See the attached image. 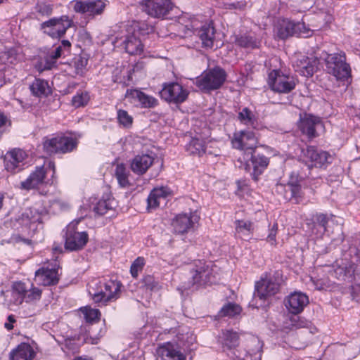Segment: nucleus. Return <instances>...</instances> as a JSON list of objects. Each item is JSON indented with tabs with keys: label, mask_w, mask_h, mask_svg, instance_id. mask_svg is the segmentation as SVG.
I'll use <instances>...</instances> for the list:
<instances>
[{
	"label": "nucleus",
	"mask_w": 360,
	"mask_h": 360,
	"mask_svg": "<svg viewBox=\"0 0 360 360\" xmlns=\"http://www.w3.org/2000/svg\"><path fill=\"white\" fill-rule=\"evenodd\" d=\"M41 297V290L33 286L29 288L22 281L13 282L11 290L5 294L4 304L10 309L19 307L25 302V313L27 316H32L42 310V305L39 304Z\"/></svg>",
	"instance_id": "f257e3e1"
},
{
	"label": "nucleus",
	"mask_w": 360,
	"mask_h": 360,
	"mask_svg": "<svg viewBox=\"0 0 360 360\" xmlns=\"http://www.w3.org/2000/svg\"><path fill=\"white\" fill-rule=\"evenodd\" d=\"M321 270L323 272L329 274L327 278H311L314 288L319 290H326L330 286V277L335 278L340 281L352 282L355 267L353 262L345 258L338 259L332 266H325Z\"/></svg>",
	"instance_id": "f03ea898"
},
{
	"label": "nucleus",
	"mask_w": 360,
	"mask_h": 360,
	"mask_svg": "<svg viewBox=\"0 0 360 360\" xmlns=\"http://www.w3.org/2000/svg\"><path fill=\"white\" fill-rule=\"evenodd\" d=\"M120 287L117 281L94 279L88 284V292L95 303L105 304L119 297Z\"/></svg>",
	"instance_id": "7ed1b4c3"
},
{
	"label": "nucleus",
	"mask_w": 360,
	"mask_h": 360,
	"mask_svg": "<svg viewBox=\"0 0 360 360\" xmlns=\"http://www.w3.org/2000/svg\"><path fill=\"white\" fill-rule=\"evenodd\" d=\"M189 270L191 281L188 288L192 286L198 289L216 282L217 267L210 262L196 261Z\"/></svg>",
	"instance_id": "20e7f679"
},
{
	"label": "nucleus",
	"mask_w": 360,
	"mask_h": 360,
	"mask_svg": "<svg viewBox=\"0 0 360 360\" xmlns=\"http://www.w3.org/2000/svg\"><path fill=\"white\" fill-rule=\"evenodd\" d=\"M136 27V25L126 27L123 34H117L115 37V46H122L126 52L131 55L141 54L143 51V45Z\"/></svg>",
	"instance_id": "39448f33"
},
{
	"label": "nucleus",
	"mask_w": 360,
	"mask_h": 360,
	"mask_svg": "<svg viewBox=\"0 0 360 360\" xmlns=\"http://www.w3.org/2000/svg\"><path fill=\"white\" fill-rule=\"evenodd\" d=\"M225 71L219 68H214L204 71L195 79V85L202 91L209 92L218 89L226 80Z\"/></svg>",
	"instance_id": "423d86ee"
},
{
	"label": "nucleus",
	"mask_w": 360,
	"mask_h": 360,
	"mask_svg": "<svg viewBox=\"0 0 360 360\" xmlns=\"http://www.w3.org/2000/svg\"><path fill=\"white\" fill-rule=\"evenodd\" d=\"M325 62L328 72L337 79L345 80L350 77L351 69L343 52L326 54Z\"/></svg>",
	"instance_id": "0eeeda50"
},
{
	"label": "nucleus",
	"mask_w": 360,
	"mask_h": 360,
	"mask_svg": "<svg viewBox=\"0 0 360 360\" xmlns=\"http://www.w3.org/2000/svg\"><path fill=\"white\" fill-rule=\"evenodd\" d=\"M74 25L73 20L68 15H64L58 18H52L40 25L41 30L53 39H60L67 30Z\"/></svg>",
	"instance_id": "6e6552de"
},
{
	"label": "nucleus",
	"mask_w": 360,
	"mask_h": 360,
	"mask_svg": "<svg viewBox=\"0 0 360 360\" xmlns=\"http://www.w3.org/2000/svg\"><path fill=\"white\" fill-rule=\"evenodd\" d=\"M81 219L72 221L67 226L65 236V247L70 251L81 250L86 244L89 237L85 231H77Z\"/></svg>",
	"instance_id": "1a4fd4ad"
},
{
	"label": "nucleus",
	"mask_w": 360,
	"mask_h": 360,
	"mask_svg": "<svg viewBox=\"0 0 360 360\" xmlns=\"http://www.w3.org/2000/svg\"><path fill=\"white\" fill-rule=\"evenodd\" d=\"M268 84L270 89L280 94H288L295 88V78L280 70H274L268 77Z\"/></svg>",
	"instance_id": "9d476101"
},
{
	"label": "nucleus",
	"mask_w": 360,
	"mask_h": 360,
	"mask_svg": "<svg viewBox=\"0 0 360 360\" xmlns=\"http://www.w3.org/2000/svg\"><path fill=\"white\" fill-rule=\"evenodd\" d=\"M77 145V142L75 139L60 135L47 138L43 143L44 150L49 155L71 152Z\"/></svg>",
	"instance_id": "9b49d317"
},
{
	"label": "nucleus",
	"mask_w": 360,
	"mask_h": 360,
	"mask_svg": "<svg viewBox=\"0 0 360 360\" xmlns=\"http://www.w3.org/2000/svg\"><path fill=\"white\" fill-rule=\"evenodd\" d=\"M301 159L309 167H326L331 164L333 156L328 152L319 150L313 146H309L302 150Z\"/></svg>",
	"instance_id": "f8f14e48"
},
{
	"label": "nucleus",
	"mask_w": 360,
	"mask_h": 360,
	"mask_svg": "<svg viewBox=\"0 0 360 360\" xmlns=\"http://www.w3.org/2000/svg\"><path fill=\"white\" fill-rule=\"evenodd\" d=\"M231 144L233 148L243 151V156L248 157L249 153L255 152L257 145V139L253 131L240 130L233 134Z\"/></svg>",
	"instance_id": "ddd939ff"
},
{
	"label": "nucleus",
	"mask_w": 360,
	"mask_h": 360,
	"mask_svg": "<svg viewBox=\"0 0 360 360\" xmlns=\"http://www.w3.org/2000/svg\"><path fill=\"white\" fill-rule=\"evenodd\" d=\"M240 165L239 167L243 168L248 172H252L253 179L257 181L258 176L262 174L267 167L269 161V158L264 155H253V153H249L248 157L243 156L238 159Z\"/></svg>",
	"instance_id": "4468645a"
},
{
	"label": "nucleus",
	"mask_w": 360,
	"mask_h": 360,
	"mask_svg": "<svg viewBox=\"0 0 360 360\" xmlns=\"http://www.w3.org/2000/svg\"><path fill=\"white\" fill-rule=\"evenodd\" d=\"M279 287L280 284L274 276L265 274L255 283L254 297L264 301L269 297L276 295Z\"/></svg>",
	"instance_id": "2eb2a0df"
},
{
	"label": "nucleus",
	"mask_w": 360,
	"mask_h": 360,
	"mask_svg": "<svg viewBox=\"0 0 360 360\" xmlns=\"http://www.w3.org/2000/svg\"><path fill=\"white\" fill-rule=\"evenodd\" d=\"M291 60L295 70L306 77H311L319 65V60L316 57H308L301 53H295Z\"/></svg>",
	"instance_id": "dca6fc26"
},
{
	"label": "nucleus",
	"mask_w": 360,
	"mask_h": 360,
	"mask_svg": "<svg viewBox=\"0 0 360 360\" xmlns=\"http://www.w3.org/2000/svg\"><path fill=\"white\" fill-rule=\"evenodd\" d=\"M160 94L166 101L179 104L187 99L189 91L177 82H169L163 85Z\"/></svg>",
	"instance_id": "f3484780"
},
{
	"label": "nucleus",
	"mask_w": 360,
	"mask_h": 360,
	"mask_svg": "<svg viewBox=\"0 0 360 360\" xmlns=\"http://www.w3.org/2000/svg\"><path fill=\"white\" fill-rule=\"evenodd\" d=\"M106 6L105 0H72L69 3V8L75 13H89L95 15L103 13Z\"/></svg>",
	"instance_id": "a211bd4d"
},
{
	"label": "nucleus",
	"mask_w": 360,
	"mask_h": 360,
	"mask_svg": "<svg viewBox=\"0 0 360 360\" xmlns=\"http://www.w3.org/2000/svg\"><path fill=\"white\" fill-rule=\"evenodd\" d=\"M140 5L143 11L156 18H163L173 7L170 0H143Z\"/></svg>",
	"instance_id": "6ab92c4d"
},
{
	"label": "nucleus",
	"mask_w": 360,
	"mask_h": 360,
	"mask_svg": "<svg viewBox=\"0 0 360 360\" xmlns=\"http://www.w3.org/2000/svg\"><path fill=\"white\" fill-rule=\"evenodd\" d=\"M47 168L53 171V175L55 174L54 162L48 161L43 166L36 167L30 176L20 183V188L28 191L36 188L38 186L42 184L46 177Z\"/></svg>",
	"instance_id": "aec40b11"
},
{
	"label": "nucleus",
	"mask_w": 360,
	"mask_h": 360,
	"mask_svg": "<svg viewBox=\"0 0 360 360\" xmlns=\"http://www.w3.org/2000/svg\"><path fill=\"white\" fill-rule=\"evenodd\" d=\"M188 30L198 36L202 45L205 48H212L215 37V30L211 23H205L198 26V22L193 20L191 25L186 26Z\"/></svg>",
	"instance_id": "412c9836"
},
{
	"label": "nucleus",
	"mask_w": 360,
	"mask_h": 360,
	"mask_svg": "<svg viewBox=\"0 0 360 360\" xmlns=\"http://www.w3.org/2000/svg\"><path fill=\"white\" fill-rule=\"evenodd\" d=\"M27 158L25 151L20 148H14L8 151L4 155L5 169L11 173L21 171L25 165V160Z\"/></svg>",
	"instance_id": "4be33fe9"
},
{
	"label": "nucleus",
	"mask_w": 360,
	"mask_h": 360,
	"mask_svg": "<svg viewBox=\"0 0 360 360\" xmlns=\"http://www.w3.org/2000/svg\"><path fill=\"white\" fill-rule=\"evenodd\" d=\"M200 217L196 212L176 215L172 225L175 233L184 234L188 232L198 222Z\"/></svg>",
	"instance_id": "5701e85b"
},
{
	"label": "nucleus",
	"mask_w": 360,
	"mask_h": 360,
	"mask_svg": "<svg viewBox=\"0 0 360 360\" xmlns=\"http://www.w3.org/2000/svg\"><path fill=\"white\" fill-rule=\"evenodd\" d=\"M308 303V296L299 291L290 293L284 300L286 309L289 313L295 315L301 313Z\"/></svg>",
	"instance_id": "b1692460"
},
{
	"label": "nucleus",
	"mask_w": 360,
	"mask_h": 360,
	"mask_svg": "<svg viewBox=\"0 0 360 360\" xmlns=\"http://www.w3.org/2000/svg\"><path fill=\"white\" fill-rule=\"evenodd\" d=\"M125 96L131 103H135L143 108H153L159 103L156 98L136 89H128Z\"/></svg>",
	"instance_id": "393cba45"
},
{
	"label": "nucleus",
	"mask_w": 360,
	"mask_h": 360,
	"mask_svg": "<svg viewBox=\"0 0 360 360\" xmlns=\"http://www.w3.org/2000/svg\"><path fill=\"white\" fill-rule=\"evenodd\" d=\"M70 49L71 43L68 40H63L60 45L45 58V64L43 65L41 63H39L36 65V68L40 72L51 69L55 65L56 60L65 55V53H69Z\"/></svg>",
	"instance_id": "a878e982"
},
{
	"label": "nucleus",
	"mask_w": 360,
	"mask_h": 360,
	"mask_svg": "<svg viewBox=\"0 0 360 360\" xmlns=\"http://www.w3.org/2000/svg\"><path fill=\"white\" fill-rule=\"evenodd\" d=\"M51 266V268H49V265L46 267L43 266L36 271L35 280L39 284L46 286L54 285L58 282L59 264L55 260L54 264Z\"/></svg>",
	"instance_id": "bb28decb"
},
{
	"label": "nucleus",
	"mask_w": 360,
	"mask_h": 360,
	"mask_svg": "<svg viewBox=\"0 0 360 360\" xmlns=\"http://www.w3.org/2000/svg\"><path fill=\"white\" fill-rule=\"evenodd\" d=\"M48 210L42 207H32L26 209L19 218V223L24 226H29L34 224H41L44 217H46Z\"/></svg>",
	"instance_id": "cd10ccee"
},
{
	"label": "nucleus",
	"mask_w": 360,
	"mask_h": 360,
	"mask_svg": "<svg viewBox=\"0 0 360 360\" xmlns=\"http://www.w3.org/2000/svg\"><path fill=\"white\" fill-rule=\"evenodd\" d=\"M322 127V122L318 117L307 114L300 117L299 128L309 139L316 136V129Z\"/></svg>",
	"instance_id": "c85d7f7f"
},
{
	"label": "nucleus",
	"mask_w": 360,
	"mask_h": 360,
	"mask_svg": "<svg viewBox=\"0 0 360 360\" xmlns=\"http://www.w3.org/2000/svg\"><path fill=\"white\" fill-rule=\"evenodd\" d=\"M238 335L233 330H226L222 331L219 337V342L222 345L223 351L226 352L231 357L238 356L236 353V348L238 346Z\"/></svg>",
	"instance_id": "c756f323"
},
{
	"label": "nucleus",
	"mask_w": 360,
	"mask_h": 360,
	"mask_svg": "<svg viewBox=\"0 0 360 360\" xmlns=\"http://www.w3.org/2000/svg\"><path fill=\"white\" fill-rule=\"evenodd\" d=\"M157 354L162 360H186V355L177 343L167 342L157 349Z\"/></svg>",
	"instance_id": "7c9ffc66"
},
{
	"label": "nucleus",
	"mask_w": 360,
	"mask_h": 360,
	"mask_svg": "<svg viewBox=\"0 0 360 360\" xmlns=\"http://www.w3.org/2000/svg\"><path fill=\"white\" fill-rule=\"evenodd\" d=\"M37 348L31 345L22 342L10 352L11 360H35Z\"/></svg>",
	"instance_id": "2f4dec72"
},
{
	"label": "nucleus",
	"mask_w": 360,
	"mask_h": 360,
	"mask_svg": "<svg viewBox=\"0 0 360 360\" xmlns=\"http://www.w3.org/2000/svg\"><path fill=\"white\" fill-rule=\"evenodd\" d=\"M153 157L148 154L137 155L131 162V169L136 174H143L153 165Z\"/></svg>",
	"instance_id": "473e14b6"
},
{
	"label": "nucleus",
	"mask_w": 360,
	"mask_h": 360,
	"mask_svg": "<svg viewBox=\"0 0 360 360\" xmlns=\"http://www.w3.org/2000/svg\"><path fill=\"white\" fill-rule=\"evenodd\" d=\"M171 194L172 191L170 188L167 186L153 188L147 199L148 207L150 208H156L160 205L162 200H165Z\"/></svg>",
	"instance_id": "72a5a7b5"
},
{
	"label": "nucleus",
	"mask_w": 360,
	"mask_h": 360,
	"mask_svg": "<svg viewBox=\"0 0 360 360\" xmlns=\"http://www.w3.org/2000/svg\"><path fill=\"white\" fill-rule=\"evenodd\" d=\"M112 202L110 198L97 200L96 198L91 197L89 198V204H84V207H86V210H92L96 214L103 215L112 209Z\"/></svg>",
	"instance_id": "f704fd0d"
},
{
	"label": "nucleus",
	"mask_w": 360,
	"mask_h": 360,
	"mask_svg": "<svg viewBox=\"0 0 360 360\" xmlns=\"http://www.w3.org/2000/svg\"><path fill=\"white\" fill-rule=\"evenodd\" d=\"M286 198L294 199L297 202H300L302 198L301 185L298 176L292 174L289 181L285 186Z\"/></svg>",
	"instance_id": "c9c22d12"
},
{
	"label": "nucleus",
	"mask_w": 360,
	"mask_h": 360,
	"mask_svg": "<svg viewBox=\"0 0 360 360\" xmlns=\"http://www.w3.org/2000/svg\"><path fill=\"white\" fill-rule=\"evenodd\" d=\"M296 27L295 22L288 19H283L278 21L275 32L276 36L281 39H285L289 37L295 35Z\"/></svg>",
	"instance_id": "e433bc0d"
},
{
	"label": "nucleus",
	"mask_w": 360,
	"mask_h": 360,
	"mask_svg": "<svg viewBox=\"0 0 360 360\" xmlns=\"http://www.w3.org/2000/svg\"><path fill=\"white\" fill-rule=\"evenodd\" d=\"M236 233L242 238H250L253 232V224L248 220H236L235 221Z\"/></svg>",
	"instance_id": "4c0bfd02"
},
{
	"label": "nucleus",
	"mask_w": 360,
	"mask_h": 360,
	"mask_svg": "<svg viewBox=\"0 0 360 360\" xmlns=\"http://www.w3.org/2000/svg\"><path fill=\"white\" fill-rule=\"evenodd\" d=\"M30 89L32 94L38 97L47 96L51 93L48 82L41 79H35Z\"/></svg>",
	"instance_id": "58836bf2"
},
{
	"label": "nucleus",
	"mask_w": 360,
	"mask_h": 360,
	"mask_svg": "<svg viewBox=\"0 0 360 360\" xmlns=\"http://www.w3.org/2000/svg\"><path fill=\"white\" fill-rule=\"evenodd\" d=\"M235 43L240 47L253 49L259 47L260 41L252 35L243 34L236 37Z\"/></svg>",
	"instance_id": "ea45409f"
},
{
	"label": "nucleus",
	"mask_w": 360,
	"mask_h": 360,
	"mask_svg": "<svg viewBox=\"0 0 360 360\" xmlns=\"http://www.w3.org/2000/svg\"><path fill=\"white\" fill-rule=\"evenodd\" d=\"M317 8L319 15L326 22L332 20L331 0H317Z\"/></svg>",
	"instance_id": "a19ab883"
},
{
	"label": "nucleus",
	"mask_w": 360,
	"mask_h": 360,
	"mask_svg": "<svg viewBox=\"0 0 360 360\" xmlns=\"http://www.w3.org/2000/svg\"><path fill=\"white\" fill-rule=\"evenodd\" d=\"M115 175L120 187L127 188L130 184L129 181V172L124 164H117Z\"/></svg>",
	"instance_id": "79ce46f5"
},
{
	"label": "nucleus",
	"mask_w": 360,
	"mask_h": 360,
	"mask_svg": "<svg viewBox=\"0 0 360 360\" xmlns=\"http://www.w3.org/2000/svg\"><path fill=\"white\" fill-rule=\"evenodd\" d=\"M238 119L240 123L248 127H255L257 117L255 113L248 108H243L238 115Z\"/></svg>",
	"instance_id": "37998d69"
},
{
	"label": "nucleus",
	"mask_w": 360,
	"mask_h": 360,
	"mask_svg": "<svg viewBox=\"0 0 360 360\" xmlns=\"http://www.w3.org/2000/svg\"><path fill=\"white\" fill-rule=\"evenodd\" d=\"M19 60V55L15 49L0 51V65H13Z\"/></svg>",
	"instance_id": "c03bdc74"
},
{
	"label": "nucleus",
	"mask_w": 360,
	"mask_h": 360,
	"mask_svg": "<svg viewBox=\"0 0 360 360\" xmlns=\"http://www.w3.org/2000/svg\"><path fill=\"white\" fill-rule=\"evenodd\" d=\"M186 150L192 155H202L205 153L204 141L197 138L192 139L186 146Z\"/></svg>",
	"instance_id": "a18cd8bd"
},
{
	"label": "nucleus",
	"mask_w": 360,
	"mask_h": 360,
	"mask_svg": "<svg viewBox=\"0 0 360 360\" xmlns=\"http://www.w3.org/2000/svg\"><path fill=\"white\" fill-rule=\"evenodd\" d=\"M79 310L87 323H93L98 321L100 319L101 312L97 309H94L89 306H85L81 307Z\"/></svg>",
	"instance_id": "49530a36"
},
{
	"label": "nucleus",
	"mask_w": 360,
	"mask_h": 360,
	"mask_svg": "<svg viewBox=\"0 0 360 360\" xmlns=\"http://www.w3.org/2000/svg\"><path fill=\"white\" fill-rule=\"evenodd\" d=\"M241 311V308L239 305L235 303H228L224 305L219 311V316L220 317H233L239 314Z\"/></svg>",
	"instance_id": "de8ad7c7"
},
{
	"label": "nucleus",
	"mask_w": 360,
	"mask_h": 360,
	"mask_svg": "<svg viewBox=\"0 0 360 360\" xmlns=\"http://www.w3.org/2000/svg\"><path fill=\"white\" fill-rule=\"evenodd\" d=\"M69 207V203L63 198H56L50 200L49 210L54 214L61 211H65L68 210Z\"/></svg>",
	"instance_id": "09e8293b"
},
{
	"label": "nucleus",
	"mask_w": 360,
	"mask_h": 360,
	"mask_svg": "<svg viewBox=\"0 0 360 360\" xmlns=\"http://www.w3.org/2000/svg\"><path fill=\"white\" fill-rule=\"evenodd\" d=\"M332 217V215H328L327 214L323 213H317L313 216V221L319 226V233H326V225Z\"/></svg>",
	"instance_id": "8fccbe9b"
},
{
	"label": "nucleus",
	"mask_w": 360,
	"mask_h": 360,
	"mask_svg": "<svg viewBox=\"0 0 360 360\" xmlns=\"http://www.w3.org/2000/svg\"><path fill=\"white\" fill-rule=\"evenodd\" d=\"M117 119L120 124L124 127L129 128L132 125L133 117L124 110L120 109L117 110Z\"/></svg>",
	"instance_id": "3c124183"
},
{
	"label": "nucleus",
	"mask_w": 360,
	"mask_h": 360,
	"mask_svg": "<svg viewBox=\"0 0 360 360\" xmlns=\"http://www.w3.org/2000/svg\"><path fill=\"white\" fill-rule=\"evenodd\" d=\"M89 101V96L87 92H77L75 96L72 97V103L76 108L84 106Z\"/></svg>",
	"instance_id": "603ef678"
},
{
	"label": "nucleus",
	"mask_w": 360,
	"mask_h": 360,
	"mask_svg": "<svg viewBox=\"0 0 360 360\" xmlns=\"http://www.w3.org/2000/svg\"><path fill=\"white\" fill-rule=\"evenodd\" d=\"M145 265V260L143 257H137L132 264L131 265L130 272L131 276L134 278H136L139 276V272H141Z\"/></svg>",
	"instance_id": "864d4df0"
},
{
	"label": "nucleus",
	"mask_w": 360,
	"mask_h": 360,
	"mask_svg": "<svg viewBox=\"0 0 360 360\" xmlns=\"http://www.w3.org/2000/svg\"><path fill=\"white\" fill-rule=\"evenodd\" d=\"M295 26L296 27L295 32V35L302 37H308L311 36L313 33V31L308 28L304 22H295Z\"/></svg>",
	"instance_id": "5fc2aeb1"
},
{
	"label": "nucleus",
	"mask_w": 360,
	"mask_h": 360,
	"mask_svg": "<svg viewBox=\"0 0 360 360\" xmlns=\"http://www.w3.org/2000/svg\"><path fill=\"white\" fill-rule=\"evenodd\" d=\"M278 232V224L274 223L272 226H269L268 235L266 237L265 240L267 243L271 245L276 246V235Z\"/></svg>",
	"instance_id": "6e6d98bb"
},
{
	"label": "nucleus",
	"mask_w": 360,
	"mask_h": 360,
	"mask_svg": "<svg viewBox=\"0 0 360 360\" xmlns=\"http://www.w3.org/2000/svg\"><path fill=\"white\" fill-rule=\"evenodd\" d=\"M87 63L88 59L86 58L80 56L79 58H77L75 62L77 74L82 75L83 73L84 69L87 65Z\"/></svg>",
	"instance_id": "4d7b16f0"
},
{
	"label": "nucleus",
	"mask_w": 360,
	"mask_h": 360,
	"mask_svg": "<svg viewBox=\"0 0 360 360\" xmlns=\"http://www.w3.org/2000/svg\"><path fill=\"white\" fill-rule=\"evenodd\" d=\"M291 322V328H305L308 326V322L304 320V319H302L299 316L297 317H293L290 319Z\"/></svg>",
	"instance_id": "13d9d810"
},
{
	"label": "nucleus",
	"mask_w": 360,
	"mask_h": 360,
	"mask_svg": "<svg viewBox=\"0 0 360 360\" xmlns=\"http://www.w3.org/2000/svg\"><path fill=\"white\" fill-rule=\"evenodd\" d=\"M262 354V346L259 345L257 348V350L255 352H248L246 354V359H248L250 357V360H261Z\"/></svg>",
	"instance_id": "bf43d9fd"
},
{
	"label": "nucleus",
	"mask_w": 360,
	"mask_h": 360,
	"mask_svg": "<svg viewBox=\"0 0 360 360\" xmlns=\"http://www.w3.org/2000/svg\"><path fill=\"white\" fill-rule=\"evenodd\" d=\"M246 6V2L243 1L228 4L226 8L229 9L243 10Z\"/></svg>",
	"instance_id": "052dcab7"
},
{
	"label": "nucleus",
	"mask_w": 360,
	"mask_h": 360,
	"mask_svg": "<svg viewBox=\"0 0 360 360\" xmlns=\"http://www.w3.org/2000/svg\"><path fill=\"white\" fill-rule=\"evenodd\" d=\"M309 226L311 229V234L314 236L316 238H321L324 235V233H319V226L314 221H313L312 224H309Z\"/></svg>",
	"instance_id": "680f3d73"
},
{
	"label": "nucleus",
	"mask_w": 360,
	"mask_h": 360,
	"mask_svg": "<svg viewBox=\"0 0 360 360\" xmlns=\"http://www.w3.org/2000/svg\"><path fill=\"white\" fill-rule=\"evenodd\" d=\"M15 322V319L13 315H9L8 316L7 321L4 323L5 328L10 330L13 328V323Z\"/></svg>",
	"instance_id": "e2e57ef3"
},
{
	"label": "nucleus",
	"mask_w": 360,
	"mask_h": 360,
	"mask_svg": "<svg viewBox=\"0 0 360 360\" xmlns=\"http://www.w3.org/2000/svg\"><path fill=\"white\" fill-rule=\"evenodd\" d=\"M7 122V117L2 113H0V127L6 124Z\"/></svg>",
	"instance_id": "0e129e2a"
},
{
	"label": "nucleus",
	"mask_w": 360,
	"mask_h": 360,
	"mask_svg": "<svg viewBox=\"0 0 360 360\" xmlns=\"http://www.w3.org/2000/svg\"><path fill=\"white\" fill-rule=\"evenodd\" d=\"M73 360H93L91 358H89L87 356H77L75 357Z\"/></svg>",
	"instance_id": "69168bd1"
},
{
	"label": "nucleus",
	"mask_w": 360,
	"mask_h": 360,
	"mask_svg": "<svg viewBox=\"0 0 360 360\" xmlns=\"http://www.w3.org/2000/svg\"><path fill=\"white\" fill-rule=\"evenodd\" d=\"M53 250L54 254L58 253H58L61 252V248H58V247L53 248Z\"/></svg>",
	"instance_id": "338daca9"
},
{
	"label": "nucleus",
	"mask_w": 360,
	"mask_h": 360,
	"mask_svg": "<svg viewBox=\"0 0 360 360\" xmlns=\"http://www.w3.org/2000/svg\"><path fill=\"white\" fill-rule=\"evenodd\" d=\"M310 6H311V4H309V6H303L300 10H299V11L300 12H304L306 10H307L309 8Z\"/></svg>",
	"instance_id": "774afa93"
}]
</instances>
